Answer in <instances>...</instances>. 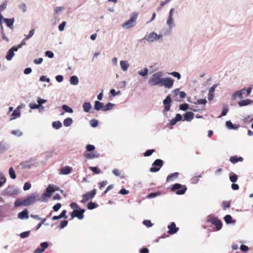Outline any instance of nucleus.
<instances>
[{"instance_id":"20","label":"nucleus","mask_w":253,"mask_h":253,"mask_svg":"<svg viewBox=\"0 0 253 253\" xmlns=\"http://www.w3.org/2000/svg\"><path fill=\"white\" fill-rule=\"evenodd\" d=\"M179 173L177 172H175L171 173L170 175H169L167 177V181H172L175 179H176L179 176Z\"/></svg>"},{"instance_id":"37","label":"nucleus","mask_w":253,"mask_h":253,"mask_svg":"<svg viewBox=\"0 0 253 253\" xmlns=\"http://www.w3.org/2000/svg\"><path fill=\"white\" fill-rule=\"evenodd\" d=\"M14 53L12 52V51H11L10 49L8 51L7 55L6 56V58L7 60H10L12 57L14 56Z\"/></svg>"},{"instance_id":"32","label":"nucleus","mask_w":253,"mask_h":253,"mask_svg":"<svg viewBox=\"0 0 253 253\" xmlns=\"http://www.w3.org/2000/svg\"><path fill=\"white\" fill-rule=\"evenodd\" d=\"M52 126L53 127L59 129L62 126V124L60 121H55L52 123Z\"/></svg>"},{"instance_id":"15","label":"nucleus","mask_w":253,"mask_h":253,"mask_svg":"<svg viewBox=\"0 0 253 253\" xmlns=\"http://www.w3.org/2000/svg\"><path fill=\"white\" fill-rule=\"evenodd\" d=\"M99 156V155L97 152L87 153L85 152L84 154V157L87 159H93L98 158Z\"/></svg>"},{"instance_id":"54","label":"nucleus","mask_w":253,"mask_h":253,"mask_svg":"<svg viewBox=\"0 0 253 253\" xmlns=\"http://www.w3.org/2000/svg\"><path fill=\"white\" fill-rule=\"evenodd\" d=\"M29 235H30V231H26V232L21 233L20 234V236L22 238H25L28 237L29 236Z\"/></svg>"},{"instance_id":"4","label":"nucleus","mask_w":253,"mask_h":253,"mask_svg":"<svg viewBox=\"0 0 253 253\" xmlns=\"http://www.w3.org/2000/svg\"><path fill=\"white\" fill-rule=\"evenodd\" d=\"M207 221L215 225L217 231L220 230L222 227L221 221L215 216H210Z\"/></svg>"},{"instance_id":"52","label":"nucleus","mask_w":253,"mask_h":253,"mask_svg":"<svg viewBox=\"0 0 253 253\" xmlns=\"http://www.w3.org/2000/svg\"><path fill=\"white\" fill-rule=\"evenodd\" d=\"M148 69L145 68L143 71H141L138 72V74L141 75L143 77L146 76L148 74Z\"/></svg>"},{"instance_id":"64","label":"nucleus","mask_w":253,"mask_h":253,"mask_svg":"<svg viewBox=\"0 0 253 253\" xmlns=\"http://www.w3.org/2000/svg\"><path fill=\"white\" fill-rule=\"evenodd\" d=\"M70 207L73 209H80L79 206L76 203H72L70 204Z\"/></svg>"},{"instance_id":"42","label":"nucleus","mask_w":253,"mask_h":253,"mask_svg":"<svg viewBox=\"0 0 253 253\" xmlns=\"http://www.w3.org/2000/svg\"><path fill=\"white\" fill-rule=\"evenodd\" d=\"M89 169L94 173L96 174H99L100 173L101 170L97 167H90Z\"/></svg>"},{"instance_id":"7","label":"nucleus","mask_w":253,"mask_h":253,"mask_svg":"<svg viewBox=\"0 0 253 253\" xmlns=\"http://www.w3.org/2000/svg\"><path fill=\"white\" fill-rule=\"evenodd\" d=\"M174 80L170 78H163L161 86H165L167 88H171L173 85Z\"/></svg>"},{"instance_id":"29","label":"nucleus","mask_w":253,"mask_h":253,"mask_svg":"<svg viewBox=\"0 0 253 253\" xmlns=\"http://www.w3.org/2000/svg\"><path fill=\"white\" fill-rule=\"evenodd\" d=\"M83 107L84 112H88L91 108V104L89 102H85L83 104Z\"/></svg>"},{"instance_id":"25","label":"nucleus","mask_w":253,"mask_h":253,"mask_svg":"<svg viewBox=\"0 0 253 253\" xmlns=\"http://www.w3.org/2000/svg\"><path fill=\"white\" fill-rule=\"evenodd\" d=\"M120 65L122 69L124 71H126L127 70L129 66V64L127 61H121L120 62Z\"/></svg>"},{"instance_id":"2","label":"nucleus","mask_w":253,"mask_h":253,"mask_svg":"<svg viewBox=\"0 0 253 253\" xmlns=\"http://www.w3.org/2000/svg\"><path fill=\"white\" fill-rule=\"evenodd\" d=\"M171 191L175 192L177 195H183L187 190L185 185H182L179 183L174 184L171 188Z\"/></svg>"},{"instance_id":"45","label":"nucleus","mask_w":253,"mask_h":253,"mask_svg":"<svg viewBox=\"0 0 253 253\" xmlns=\"http://www.w3.org/2000/svg\"><path fill=\"white\" fill-rule=\"evenodd\" d=\"M96 207V204L92 202H89L87 204V209L89 210H93Z\"/></svg>"},{"instance_id":"16","label":"nucleus","mask_w":253,"mask_h":253,"mask_svg":"<svg viewBox=\"0 0 253 253\" xmlns=\"http://www.w3.org/2000/svg\"><path fill=\"white\" fill-rule=\"evenodd\" d=\"M72 170V168L69 166H66L61 169L59 173L60 174L66 175L70 173Z\"/></svg>"},{"instance_id":"11","label":"nucleus","mask_w":253,"mask_h":253,"mask_svg":"<svg viewBox=\"0 0 253 253\" xmlns=\"http://www.w3.org/2000/svg\"><path fill=\"white\" fill-rule=\"evenodd\" d=\"M38 198V195L37 194H33L28 196L25 199L26 200L27 205L29 206L36 202Z\"/></svg>"},{"instance_id":"34","label":"nucleus","mask_w":253,"mask_h":253,"mask_svg":"<svg viewBox=\"0 0 253 253\" xmlns=\"http://www.w3.org/2000/svg\"><path fill=\"white\" fill-rule=\"evenodd\" d=\"M6 181V178L4 174L0 171V187H1Z\"/></svg>"},{"instance_id":"38","label":"nucleus","mask_w":253,"mask_h":253,"mask_svg":"<svg viewBox=\"0 0 253 253\" xmlns=\"http://www.w3.org/2000/svg\"><path fill=\"white\" fill-rule=\"evenodd\" d=\"M9 173L10 177L12 179H15L16 178V174L15 173V171L14 169L12 168H10L9 170Z\"/></svg>"},{"instance_id":"14","label":"nucleus","mask_w":253,"mask_h":253,"mask_svg":"<svg viewBox=\"0 0 253 253\" xmlns=\"http://www.w3.org/2000/svg\"><path fill=\"white\" fill-rule=\"evenodd\" d=\"M169 229L168 233L169 234H173L176 233L178 231L179 228L176 227V225L174 222H172L168 226Z\"/></svg>"},{"instance_id":"48","label":"nucleus","mask_w":253,"mask_h":253,"mask_svg":"<svg viewBox=\"0 0 253 253\" xmlns=\"http://www.w3.org/2000/svg\"><path fill=\"white\" fill-rule=\"evenodd\" d=\"M229 178L230 180L232 182L234 183L237 181L238 179V176L236 174H234L233 175H230Z\"/></svg>"},{"instance_id":"8","label":"nucleus","mask_w":253,"mask_h":253,"mask_svg":"<svg viewBox=\"0 0 253 253\" xmlns=\"http://www.w3.org/2000/svg\"><path fill=\"white\" fill-rule=\"evenodd\" d=\"M96 193V190L95 189H93L90 192H88L85 194H84L82 195L83 199L81 201L82 203H85L89 199L92 198L94 197Z\"/></svg>"},{"instance_id":"56","label":"nucleus","mask_w":253,"mask_h":253,"mask_svg":"<svg viewBox=\"0 0 253 253\" xmlns=\"http://www.w3.org/2000/svg\"><path fill=\"white\" fill-rule=\"evenodd\" d=\"M113 173L116 176H120L121 174V171L120 170H119V169H115L113 170Z\"/></svg>"},{"instance_id":"10","label":"nucleus","mask_w":253,"mask_h":253,"mask_svg":"<svg viewBox=\"0 0 253 253\" xmlns=\"http://www.w3.org/2000/svg\"><path fill=\"white\" fill-rule=\"evenodd\" d=\"M175 97V100L178 102L181 101V99L185 97L186 94L184 91H179V89H175L173 91Z\"/></svg>"},{"instance_id":"49","label":"nucleus","mask_w":253,"mask_h":253,"mask_svg":"<svg viewBox=\"0 0 253 253\" xmlns=\"http://www.w3.org/2000/svg\"><path fill=\"white\" fill-rule=\"evenodd\" d=\"M169 74L176 78L178 80H179L181 78L180 74L178 72H173L170 73H169Z\"/></svg>"},{"instance_id":"61","label":"nucleus","mask_w":253,"mask_h":253,"mask_svg":"<svg viewBox=\"0 0 253 253\" xmlns=\"http://www.w3.org/2000/svg\"><path fill=\"white\" fill-rule=\"evenodd\" d=\"M61 207V204L60 203H57L53 206V209L55 211H57Z\"/></svg>"},{"instance_id":"23","label":"nucleus","mask_w":253,"mask_h":253,"mask_svg":"<svg viewBox=\"0 0 253 253\" xmlns=\"http://www.w3.org/2000/svg\"><path fill=\"white\" fill-rule=\"evenodd\" d=\"M104 105L103 103L98 101H96L94 104V109L96 110L99 111L101 110L103 111Z\"/></svg>"},{"instance_id":"55","label":"nucleus","mask_w":253,"mask_h":253,"mask_svg":"<svg viewBox=\"0 0 253 253\" xmlns=\"http://www.w3.org/2000/svg\"><path fill=\"white\" fill-rule=\"evenodd\" d=\"M29 107L32 109H35L40 107V105L37 104L36 103H31L29 104Z\"/></svg>"},{"instance_id":"39","label":"nucleus","mask_w":253,"mask_h":253,"mask_svg":"<svg viewBox=\"0 0 253 253\" xmlns=\"http://www.w3.org/2000/svg\"><path fill=\"white\" fill-rule=\"evenodd\" d=\"M11 134L17 137L21 136L23 135V133L20 130H13L11 131Z\"/></svg>"},{"instance_id":"44","label":"nucleus","mask_w":253,"mask_h":253,"mask_svg":"<svg viewBox=\"0 0 253 253\" xmlns=\"http://www.w3.org/2000/svg\"><path fill=\"white\" fill-rule=\"evenodd\" d=\"M155 150L154 149L148 150L144 153V156L145 157L150 156L155 152Z\"/></svg>"},{"instance_id":"33","label":"nucleus","mask_w":253,"mask_h":253,"mask_svg":"<svg viewBox=\"0 0 253 253\" xmlns=\"http://www.w3.org/2000/svg\"><path fill=\"white\" fill-rule=\"evenodd\" d=\"M167 23L170 28L173 26L174 25V20L173 19V17H171V16H169L167 21Z\"/></svg>"},{"instance_id":"27","label":"nucleus","mask_w":253,"mask_h":253,"mask_svg":"<svg viewBox=\"0 0 253 253\" xmlns=\"http://www.w3.org/2000/svg\"><path fill=\"white\" fill-rule=\"evenodd\" d=\"M31 164L30 161L23 162L20 164V166L22 169H29L31 167Z\"/></svg>"},{"instance_id":"26","label":"nucleus","mask_w":253,"mask_h":253,"mask_svg":"<svg viewBox=\"0 0 253 253\" xmlns=\"http://www.w3.org/2000/svg\"><path fill=\"white\" fill-rule=\"evenodd\" d=\"M4 21L5 22L7 27H8L9 28H11L13 26L14 19V18H11V19L4 18Z\"/></svg>"},{"instance_id":"46","label":"nucleus","mask_w":253,"mask_h":253,"mask_svg":"<svg viewBox=\"0 0 253 253\" xmlns=\"http://www.w3.org/2000/svg\"><path fill=\"white\" fill-rule=\"evenodd\" d=\"M189 105L187 103H183L179 106V109L182 111H186L188 109Z\"/></svg>"},{"instance_id":"31","label":"nucleus","mask_w":253,"mask_h":253,"mask_svg":"<svg viewBox=\"0 0 253 253\" xmlns=\"http://www.w3.org/2000/svg\"><path fill=\"white\" fill-rule=\"evenodd\" d=\"M12 118L11 119H16L17 117H20V111L18 109H15L11 114Z\"/></svg>"},{"instance_id":"24","label":"nucleus","mask_w":253,"mask_h":253,"mask_svg":"<svg viewBox=\"0 0 253 253\" xmlns=\"http://www.w3.org/2000/svg\"><path fill=\"white\" fill-rule=\"evenodd\" d=\"M230 161L232 163L235 164L238 162H242L243 161V158L241 157H238L236 156H234L230 157Z\"/></svg>"},{"instance_id":"43","label":"nucleus","mask_w":253,"mask_h":253,"mask_svg":"<svg viewBox=\"0 0 253 253\" xmlns=\"http://www.w3.org/2000/svg\"><path fill=\"white\" fill-rule=\"evenodd\" d=\"M226 126L229 129H236L238 128V127H235L232 124V123H231V122L230 121H227L226 122Z\"/></svg>"},{"instance_id":"36","label":"nucleus","mask_w":253,"mask_h":253,"mask_svg":"<svg viewBox=\"0 0 253 253\" xmlns=\"http://www.w3.org/2000/svg\"><path fill=\"white\" fill-rule=\"evenodd\" d=\"M224 220L226 223H232V217L230 215H226L224 216Z\"/></svg>"},{"instance_id":"9","label":"nucleus","mask_w":253,"mask_h":253,"mask_svg":"<svg viewBox=\"0 0 253 253\" xmlns=\"http://www.w3.org/2000/svg\"><path fill=\"white\" fill-rule=\"evenodd\" d=\"M59 189L58 187H57L56 186H54L53 185H49L46 189V191L45 193L43 194V195L45 196L50 197L52 193L55 191L58 190Z\"/></svg>"},{"instance_id":"22","label":"nucleus","mask_w":253,"mask_h":253,"mask_svg":"<svg viewBox=\"0 0 253 253\" xmlns=\"http://www.w3.org/2000/svg\"><path fill=\"white\" fill-rule=\"evenodd\" d=\"M252 101L251 99H247L238 102V104L240 107L248 105L251 104Z\"/></svg>"},{"instance_id":"12","label":"nucleus","mask_w":253,"mask_h":253,"mask_svg":"<svg viewBox=\"0 0 253 253\" xmlns=\"http://www.w3.org/2000/svg\"><path fill=\"white\" fill-rule=\"evenodd\" d=\"M162 36L158 35L156 33L152 32L146 38V40L149 42H153L155 40L160 39Z\"/></svg>"},{"instance_id":"28","label":"nucleus","mask_w":253,"mask_h":253,"mask_svg":"<svg viewBox=\"0 0 253 253\" xmlns=\"http://www.w3.org/2000/svg\"><path fill=\"white\" fill-rule=\"evenodd\" d=\"M70 84L73 85H77L79 83V80L77 76H73L70 78Z\"/></svg>"},{"instance_id":"21","label":"nucleus","mask_w":253,"mask_h":253,"mask_svg":"<svg viewBox=\"0 0 253 253\" xmlns=\"http://www.w3.org/2000/svg\"><path fill=\"white\" fill-rule=\"evenodd\" d=\"M194 114L192 112H188L184 115V120L187 121H191L194 118Z\"/></svg>"},{"instance_id":"57","label":"nucleus","mask_w":253,"mask_h":253,"mask_svg":"<svg viewBox=\"0 0 253 253\" xmlns=\"http://www.w3.org/2000/svg\"><path fill=\"white\" fill-rule=\"evenodd\" d=\"M41 247L43 250H45L48 247V243L47 242L42 243L40 245Z\"/></svg>"},{"instance_id":"60","label":"nucleus","mask_w":253,"mask_h":253,"mask_svg":"<svg viewBox=\"0 0 253 253\" xmlns=\"http://www.w3.org/2000/svg\"><path fill=\"white\" fill-rule=\"evenodd\" d=\"M68 221L67 220H63L61 222L60 224V228L62 229L66 227L68 224Z\"/></svg>"},{"instance_id":"19","label":"nucleus","mask_w":253,"mask_h":253,"mask_svg":"<svg viewBox=\"0 0 253 253\" xmlns=\"http://www.w3.org/2000/svg\"><path fill=\"white\" fill-rule=\"evenodd\" d=\"M18 217L20 219H27L29 217L28 211L27 209L24 210L18 214Z\"/></svg>"},{"instance_id":"62","label":"nucleus","mask_w":253,"mask_h":253,"mask_svg":"<svg viewBox=\"0 0 253 253\" xmlns=\"http://www.w3.org/2000/svg\"><path fill=\"white\" fill-rule=\"evenodd\" d=\"M249 247L245 245H242L240 246V250L243 252H247L249 250Z\"/></svg>"},{"instance_id":"53","label":"nucleus","mask_w":253,"mask_h":253,"mask_svg":"<svg viewBox=\"0 0 253 253\" xmlns=\"http://www.w3.org/2000/svg\"><path fill=\"white\" fill-rule=\"evenodd\" d=\"M98 121L96 120H91L90 121V125L92 127H96L98 125Z\"/></svg>"},{"instance_id":"5","label":"nucleus","mask_w":253,"mask_h":253,"mask_svg":"<svg viewBox=\"0 0 253 253\" xmlns=\"http://www.w3.org/2000/svg\"><path fill=\"white\" fill-rule=\"evenodd\" d=\"M164 162L161 159H157L152 164V167L150 169V171L152 172L158 171L162 167Z\"/></svg>"},{"instance_id":"1","label":"nucleus","mask_w":253,"mask_h":253,"mask_svg":"<svg viewBox=\"0 0 253 253\" xmlns=\"http://www.w3.org/2000/svg\"><path fill=\"white\" fill-rule=\"evenodd\" d=\"M163 73L157 72L154 74L149 79L148 83L151 86L161 85L163 80Z\"/></svg>"},{"instance_id":"35","label":"nucleus","mask_w":253,"mask_h":253,"mask_svg":"<svg viewBox=\"0 0 253 253\" xmlns=\"http://www.w3.org/2000/svg\"><path fill=\"white\" fill-rule=\"evenodd\" d=\"M114 104L109 102L106 105H104L103 111H107L112 109Z\"/></svg>"},{"instance_id":"59","label":"nucleus","mask_w":253,"mask_h":253,"mask_svg":"<svg viewBox=\"0 0 253 253\" xmlns=\"http://www.w3.org/2000/svg\"><path fill=\"white\" fill-rule=\"evenodd\" d=\"M66 22L65 21H63V22H62L58 26V29H59V30L60 31H62L64 29V27L66 25Z\"/></svg>"},{"instance_id":"58","label":"nucleus","mask_w":253,"mask_h":253,"mask_svg":"<svg viewBox=\"0 0 253 253\" xmlns=\"http://www.w3.org/2000/svg\"><path fill=\"white\" fill-rule=\"evenodd\" d=\"M31 187V184L29 182H26L23 186V189L24 190H29Z\"/></svg>"},{"instance_id":"18","label":"nucleus","mask_w":253,"mask_h":253,"mask_svg":"<svg viewBox=\"0 0 253 253\" xmlns=\"http://www.w3.org/2000/svg\"><path fill=\"white\" fill-rule=\"evenodd\" d=\"M244 91H245V88L243 89L235 91L232 95V98L235 99L237 97L242 99L243 98V94H244Z\"/></svg>"},{"instance_id":"30","label":"nucleus","mask_w":253,"mask_h":253,"mask_svg":"<svg viewBox=\"0 0 253 253\" xmlns=\"http://www.w3.org/2000/svg\"><path fill=\"white\" fill-rule=\"evenodd\" d=\"M73 123V120L71 118H67L63 121V124L65 126H69L71 125Z\"/></svg>"},{"instance_id":"40","label":"nucleus","mask_w":253,"mask_h":253,"mask_svg":"<svg viewBox=\"0 0 253 253\" xmlns=\"http://www.w3.org/2000/svg\"><path fill=\"white\" fill-rule=\"evenodd\" d=\"M62 109L68 113H72L73 112V109L66 105H63L62 106Z\"/></svg>"},{"instance_id":"3","label":"nucleus","mask_w":253,"mask_h":253,"mask_svg":"<svg viewBox=\"0 0 253 253\" xmlns=\"http://www.w3.org/2000/svg\"><path fill=\"white\" fill-rule=\"evenodd\" d=\"M137 17V14L133 13L130 16V19L125 22L123 25V27L125 29H129L132 27L135 24V21Z\"/></svg>"},{"instance_id":"41","label":"nucleus","mask_w":253,"mask_h":253,"mask_svg":"<svg viewBox=\"0 0 253 253\" xmlns=\"http://www.w3.org/2000/svg\"><path fill=\"white\" fill-rule=\"evenodd\" d=\"M160 195H161V193L160 192H155V193H151L148 195L147 198L148 199H151V198H153L156 196H159Z\"/></svg>"},{"instance_id":"6","label":"nucleus","mask_w":253,"mask_h":253,"mask_svg":"<svg viewBox=\"0 0 253 253\" xmlns=\"http://www.w3.org/2000/svg\"><path fill=\"white\" fill-rule=\"evenodd\" d=\"M84 209L74 210L71 214V218L73 219L76 217L79 219H82L84 217Z\"/></svg>"},{"instance_id":"13","label":"nucleus","mask_w":253,"mask_h":253,"mask_svg":"<svg viewBox=\"0 0 253 253\" xmlns=\"http://www.w3.org/2000/svg\"><path fill=\"white\" fill-rule=\"evenodd\" d=\"M171 102V99L169 95L167 96L166 99L164 100L163 104L165 106L164 109L167 112L170 110Z\"/></svg>"},{"instance_id":"17","label":"nucleus","mask_w":253,"mask_h":253,"mask_svg":"<svg viewBox=\"0 0 253 253\" xmlns=\"http://www.w3.org/2000/svg\"><path fill=\"white\" fill-rule=\"evenodd\" d=\"M14 206L15 207H19L21 206H28V205L25 199H19L14 202Z\"/></svg>"},{"instance_id":"51","label":"nucleus","mask_w":253,"mask_h":253,"mask_svg":"<svg viewBox=\"0 0 253 253\" xmlns=\"http://www.w3.org/2000/svg\"><path fill=\"white\" fill-rule=\"evenodd\" d=\"M143 223L148 227H150L153 225L151 221L150 220H145L143 221Z\"/></svg>"},{"instance_id":"63","label":"nucleus","mask_w":253,"mask_h":253,"mask_svg":"<svg viewBox=\"0 0 253 253\" xmlns=\"http://www.w3.org/2000/svg\"><path fill=\"white\" fill-rule=\"evenodd\" d=\"M201 176H195L192 177L191 180L192 183H196L198 182L199 178L201 177Z\"/></svg>"},{"instance_id":"47","label":"nucleus","mask_w":253,"mask_h":253,"mask_svg":"<svg viewBox=\"0 0 253 253\" xmlns=\"http://www.w3.org/2000/svg\"><path fill=\"white\" fill-rule=\"evenodd\" d=\"M86 151L91 152V151H93V150H94L95 147L93 145L87 144L86 146Z\"/></svg>"},{"instance_id":"50","label":"nucleus","mask_w":253,"mask_h":253,"mask_svg":"<svg viewBox=\"0 0 253 253\" xmlns=\"http://www.w3.org/2000/svg\"><path fill=\"white\" fill-rule=\"evenodd\" d=\"M222 206L224 208H229L230 207V202L229 201H223Z\"/></svg>"}]
</instances>
